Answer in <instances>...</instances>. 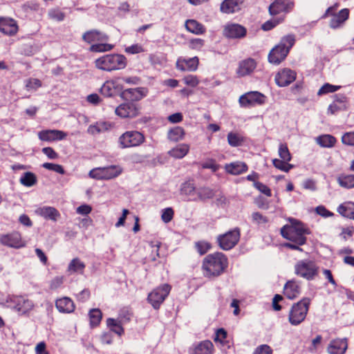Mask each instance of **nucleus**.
Wrapping results in <instances>:
<instances>
[{
    "mask_svg": "<svg viewBox=\"0 0 354 354\" xmlns=\"http://www.w3.org/2000/svg\"><path fill=\"white\" fill-rule=\"evenodd\" d=\"M297 77V73L288 68L278 71L275 75V82L279 86H286L293 82Z\"/></svg>",
    "mask_w": 354,
    "mask_h": 354,
    "instance_id": "4be33fe9",
    "label": "nucleus"
},
{
    "mask_svg": "<svg viewBox=\"0 0 354 354\" xmlns=\"http://www.w3.org/2000/svg\"><path fill=\"white\" fill-rule=\"evenodd\" d=\"M183 81L186 86L192 88L198 86L200 84L199 77L196 75L192 74L185 75L183 78Z\"/></svg>",
    "mask_w": 354,
    "mask_h": 354,
    "instance_id": "603ef678",
    "label": "nucleus"
},
{
    "mask_svg": "<svg viewBox=\"0 0 354 354\" xmlns=\"http://www.w3.org/2000/svg\"><path fill=\"white\" fill-rule=\"evenodd\" d=\"M190 149L189 145L182 143L176 145L169 151V155L176 159H180L187 155Z\"/></svg>",
    "mask_w": 354,
    "mask_h": 354,
    "instance_id": "ea45409f",
    "label": "nucleus"
},
{
    "mask_svg": "<svg viewBox=\"0 0 354 354\" xmlns=\"http://www.w3.org/2000/svg\"><path fill=\"white\" fill-rule=\"evenodd\" d=\"M147 95V91L142 87L127 88L122 92L121 96L128 102H138Z\"/></svg>",
    "mask_w": 354,
    "mask_h": 354,
    "instance_id": "393cba45",
    "label": "nucleus"
},
{
    "mask_svg": "<svg viewBox=\"0 0 354 354\" xmlns=\"http://www.w3.org/2000/svg\"><path fill=\"white\" fill-rule=\"evenodd\" d=\"M316 142L322 147L331 148L335 145L337 139L332 135L324 134L318 136Z\"/></svg>",
    "mask_w": 354,
    "mask_h": 354,
    "instance_id": "79ce46f5",
    "label": "nucleus"
},
{
    "mask_svg": "<svg viewBox=\"0 0 354 354\" xmlns=\"http://www.w3.org/2000/svg\"><path fill=\"white\" fill-rule=\"evenodd\" d=\"M171 286L168 283L160 285L150 292L147 296L148 302L154 309H159L161 304L169 295Z\"/></svg>",
    "mask_w": 354,
    "mask_h": 354,
    "instance_id": "9b49d317",
    "label": "nucleus"
},
{
    "mask_svg": "<svg viewBox=\"0 0 354 354\" xmlns=\"http://www.w3.org/2000/svg\"><path fill=\"white\" fill-rule=\"evenodd\" d=\"M252 220L258 225H265L269 222L268 218L259 212L252 213Z\"/></svg>",
    "mask_w": 354,
    "mask_h": 354,
    "instance_id": "4d7b16f0",
    "label": "nucleus"
},
{
    "mask_svg": "<svg viewBox=\"0 0 354 354\" xmlns=\"http://www.w3.org/2000/svg\"><path fill=\"white\" fill-rule=\"evenodd\" d=\"M205 46V40L201 38H192L188 41V46L191 50H201Z\"/></svg>",
    "mask_w": 354,
    "mask_h": 354,
    "instance_id": "5fc2aeb1",
    "label": "nucleus"
},
{
    "mask_svg": "<svg viewBox=\"0 0 354 354\" xmlns=\"http://www.w3.org/2000/svg\"><path fill=\"white\" fill-rule=\"evenodd\" d=\"M225 171L232 175H239L248 171V167L243 162H234L225 165Z\"/></svg>",
    "mask_w": 354,
    "mask_h": 354,
    "instance_id": "c9c22d12",
    "label": "nucleus"
},
{
    "mask_svg": "<svg viewBox=\"0 0 354 354\" xmlns=\"http://www.w3.org/2000/svg\"><path fill=\"white\" fill-rule=\"evenodd\" d=\"M213 343L208 339L194 344L189 349V354H213L214 352Z\"/></svg>",
    "mask_w": 354,
    "mask_h": 354,
    "instance_id": "b1692460",
    "label": "nucleus"
},
{
    "mask_svg": "<svg viewBox=\"0 0 354 354\" xmlns=\"http://www.w3.org/2000/svg\"><path fill=\"white\" fill-rule=\"evenodd\" d=\"M186 30L196 35H204L206 32L205 26L196 19H187L185 23Z\"/></svg>",
    "mask_w": 354,
    "mask_h": 354,
    "instance_id": "f704fd0d",
    "label": "nucleus"
},
{
    "mask_svg": "<svg viewBox=\"0 0 354 354\" xmlns=\"http://www.w3.org/2000/svg\"><path fill=\"white\" fill-rule=\"evenodd\" d=\"M342 142L348 146H354V131L346 132L342 137Z\"/></svg>",
    "mask_w": 354,
    "mask_h": 354,
    "instance_id": "e2e57ef3",
    "label": "nucleus"
},
{
    "mask_svg": "<svg viewBox=\"0 0 354 354\" xmlns=\"http://www.w3.org/2000/svg\"><path fill=\"white\" fill-rule=\"evenodd\" d=\"M287 221L289 223L280 230L281 236L288 241L283 246L290 250L302 252L301 247L306 244L307 236L310 234V230L307 225L297 218L289 217Z\"/></svg>",
    "mask_w": 354,
    "mask_h": 354,
    "instance_id": "f257e3e1",
    "label": "nucleus"
},
{
    "mask_svg": "<svg viewBox=\"0 0 354 354\" xmlns=\"http://www.w3.org/2000/svg\"><path fill=\"white\" fill-rule=\"evenodd\" d=\"M36 175L30 171L25 172L20 178V183L26 187H31L37 183Z\"/></svg>",
    "mask_w": 354,
    "mask_h": 354,
    "instance_id": "09e8293b",
    "label": "nucleus"
},
{
    "mask_svg": "<svg viewBox=\"0 0 354 354\" xmlns=\"http://www.w3.org/2000/svg\"><path fill=\"white\" fill-rule=\"evenodd\" d=\"M322 336L317 335L314 339H312L309 346L308 347V351L310 353H315L319 348L322 346Z\"/></svg>",
    "mask_w": 354,
    "mask_h": 354,
    "instance_id": "13d9d810",
    "label": "nucleus"
},
{
    "mask_svg": "<svg viewBox=\"0 0 354 354\" xmlns=\"http://www.w3.org/2000/svg\"><path fill=\"white\" fill-rule=\"evenodd\" d=\"M227 141L232 147H238L243 144L244 139L238 133L230 132L227 134Z\"/></svg>",
    "mask_w": 354,
    "mask_h": 354,
    "instance_id": "3c124183",
    "label": "nucleus"
},
{
    "mask_svg": "<svg viewBox=\"0 0 354 354\" xmlns=\"http://www.w3.org/2000/svg\"><path fill=\"white\" fill-rule=\"evenodd\" d=\"M253 354H272V350L266 344H263L258 346Z\"/></svg>",
    "mask_w": 354,
    "mask_h": 354,
    "instance_id": "774afa93",
    "label": "nucleus"
},
{
    "mask_svg": "<svg viewBox=\"0 0 354 354\" xmlns=\"http://www.w3.org/2000/svg\"><path fill=\"white\" fill-rule=\"evenodd\" d=\"M48 16L53 20L62 21L64 19L65 15L60 9L53 8L48 12Z\"/></svg>",
    "mask_w": 354,
    "mask_h": 354,
    "instance_id": "052dcab7",
    "label": "nucleus"
},
{
    "mask_svg": "<svg viewBox=\"0 0 354 354\" xmlns=\"http://www.w3.org/2000/svg\"><path fill=\"white\" fill-rule=\"evenodd\" d=\"M181 195L185 196L187 201H196L197 190L196 189L194 180H188L185 182L180 188Z\"/></svg>",
    "mask_w": 354,
    "mask_h": 354,
    "instance_id": "7c9ffc66",
    "label": "nucleus"
},
{
    "mask_svg": "<svg viewBox=\"0 0 354 354\" xmlns=\"http://www.w3.org/2000/svg\"><path fill=\"white\" fill-rule=\"evenodd\" d=\"M295 6L294 0H274L268 7L272 17H283L291 12Z\"/></svg>",
    "mask_w": 354,
    "mask_h": 354,
    "instance_id": "dca6fc26",
    "label": "nucleus"
},
{
    "mask_svg": "<svg viewBox=\"0 0 354 354\" xmlns=\"http://www.w3.org/2000/svg\"><path fill=\"white\" fill-rule=\"evenodd\" d=\"M0 243L3 245L14 248L26 246V241L22 239L21 233L17 231L1 235Z\"/></svg>",
    "mask_w": 354,
    "mask_h": 354,
    "instance_id": "aec40b11",
    "label": "nucleus"
},
{
    "mask_svg": "<svg viewBox=\"0 0 354 354\" xmlns=\"http://www.w3.org/2000/svg\"><path fill=\"white\" fill-rule=\"evenodd\" d=\"M174 215V212L173 209L171 207H167L162 210L161 218L165 223H169L173 219Z\"/></svg>",
    "mask_w": 354,
    "mask_h": 354,
    "instance_id": "69168bd1",
    "label": "nucleus"
},
{
    "mask_svg": "<svg viewBox=\"0 0 354 354\" xmlns=\"http://www.w3.org/2000/svg\"><path fill=\"white\" fill-rule=\"evenodd\" d=\"M244 0H224L220 6V10L225 14H232L241 9Z\"/></svg>",
    "mask_w": 354,
    "mask_h": 354,
    "instance_id": "473e14b6",
    "label": "nucleus"
},
{
    "mask_svg": "<svg viewBox=\"0 0 354 354\" xmlns=\"http://www.w3.org/2000/svg\"><path fill=\"white\" fill-rule=\"evenodd\" d=\"M240 236V229L236 227L218 235L216 241L220 248L223 250H229L239 243Z\"/></svg>",
    "mask_w": 354,
    "mask_h": 354,
    "instance_id": "ddd939ff",
    "label": "nucleus"
},
{
    "mask_svg": "<svg viewBox=\"0 0 354 354\" xmlns=\"http://www.w3.org/2000/svg\"><path fill=\"white\" fill-rule=\"evenodd\" d=\"M246 35L247 28L241 24L228 23L223 26V35L227 39H240Z\"/></svg>",
    "mask_w": 354,
    "mask_h": 354,
    "instance_id": "6ab92c4d",
    "label": "nucleus"
},
{
    "mask_svg": "<svg viewBox=\"0 0 354 354\" xmlns=\"http://www.w3.org/2000/svg\"><path fill=\"white\" fill-rule=\"evenodd\" d=\"M9 306L20 315H26L33 309V302L21 295H12L7 299Z\"/></svg>",
    "mask_w": 354,
    "mask_h": 354,
    "instance_id": "f8f14e48",
    "label": "nucleus"
},
{
    "mask_svg": "<svg viewBox=\"0 0 354 354\" xmlns=\"http://www.w3.org/2000/svg\"><path fill=\"white\" fill-rule=\"evenodd\" d=\"M257 66V63L254 59L248 58L241 61L239 63V67L237 68V74L243 77L252 73Z\"/></svg>",
    "mask_w": 354,
    "mask_h": 354,
    "instance_id": "2f4dec72",
    "label": "nucleus"
},
{
    "mask_svg": "<svg viewBox=\"0 0 354 354\" xmlns=\"http://www.w3.org/2000/svg\"><path fill=\"white\" fill-rule=\"evenodd\" d=\"M337 211L343 217L354 220V202L345 201L341 203Z\"/></svg>",
    "mask_w": 354,
    "mask_h": 354,
    "instance_id": "e433bc0d",
    "label": "nucleus"
},
{
    "mask_svg": "<svg viewBox=\"0 0 354 354\" xmlns=\"http://www.w3.org/2000/svg\"><path fill=\"white\" fill-rule=\"evenodd\" d=\"M186 135L184 128L176 126L169 129L167 132V138L169 141L177 142L183 140Z\"/></svg>",
    "mask_w": 354,
    "mask_h": 354,
    "instance_id": "58836bf2",
    "label": "nucleus"
},
{
    "mask_svg": "<svg viewBox=\"0 0 354 354\" xmlns=\"http://www.w3.org/2000/svg\"><path fill=\"white\" fill-rule=\"evenodd\" d=\"M347 97L344 95H335L333 102L329 105L328 111L330 114H335L347 109Z\"/></svg>",
    "mask_w": 354,
    "mask_h": 354,
    "instance_id": "c756f323",
    "label": "nucleus"
},
{
    "mask_svg": "<svg viewBox=\"0 0 354 354\" xmlns=\"http://www.w3.org/2000/svg\"><path fill=\"white\" fill-rule=\"evenodd\" d=\"M283 21V17H272V19L266 21L261 25V29L264 31L271 30L281 24Z\"/></svg>",
    "mask_w": 354,
    "mask_h": 354,
    "instance_id": "de8ad7c7",
    "label": "nucleus"
},
{
    "mask_svg": "<svg viewBox=\"0 0 354 354\" xmlns=\"http://www.w3.org/2000/svg\"><path fill=\"white\" fill-rule=\"evenodd\" d=\"M55 306L62 313H71L75 309L73 301L68 297L57 299L55 301Z\"/></svg>",
    "mask_w": 354,
    "mask_h": 354,
    "instance_id": "c85d7f7f",
    "label": "nucleus"
},
{
    "mask_svg": "<svg viewBox=\"0 0 354 354\" xmlns=\"http://www.w3.org/2000/svg\"><path fill=\"white\" fill-rule=\"evenodd\" d=\"M254 187L257 190H259L261 193H262L263 194L266 196L267 197L272 196V191L270 189V187L268 186H267L266 185H265L261 182H259V183H255Z\"/></svg>",
    "mask_w": 354,
    "mask_h": 354,
    "instance_id": "0e129e2a",
    "label": "nucleus"
},
{
    "mask_svg": "<svg viewBox=\"0 0 354 354\" xmlns=\"http://www.w3.org/2000/svg\"><path fill=\"white\" fill-rule=\"evenodd\" d=\"M339 6V3H335L326 9L322 17L323 19L330 17L329 25L333 29L341 27L349 17L350 10L348 8H343L337 12Z\"/></svg>",
    "mask_w": 354,
    "mask_h": 354,
    "instance_id": "0eeeda50",
    "label": "nucleus"
},
{
    "mask_svg": "<svg viewBox=\"0 0 354 354\" xmlns=\"http://www.w3.org/2000/svg\"><path fill=\"white\" fill-rule=\"evenodd\" d=\"M127 65V57L121 54H107L95 61L97 68L104 71H113L124 68Z\"/></svg>",
    "mask_w": 354,
    "mask_h": 354,
    "instance_id": "39448f33",
    "label": "nucleus"
},
{
    "mask_svg": "<svg viewBox=\"0 0 354 354\" xmlns=\"http://www.w3.org/2000/svg\"><path fill=\"white\" fill-rule=\"evenodd\" d=\"M295 273L300 277L310 281L318 276L319 266L314 261L301 260L295 266Z\"/></svg>",
    "mask_w": 354,
    "mask_h": 354,
    "instance_id": "6e6552de",
    "label": "nucleus"
},
{
    "mask_svg": "<svg viewBox=\"0 0 354 354\" xmlns=\"http://www.w3.org/2000/svg\"><path fill=\"white\" fill-rule=\"evenodd\" d=\"M266 96L259 91H250L242 95L239 102L241 107L248 108L262 105L266 102Z\"/></svg>",
    "mask_w": 354,
    "mask_h": 354,
    "instance_id": "f3484780",
    "label": "nucleus"
},
{
    "mask_svg": "<svg viewBox=\"0 0 354 354\" xmlns=\"http://www.w3.org/2000/svg\"><path fill=\"white\" fill-rule=\"evenodd\" d=\"M36 213L46 219L56 221L60 216L57 209L53 207H42L36 210Z\"/></svg>",
    "mask_w": 354,
    "mask_h": 354,
    "instance_id": "4c0bfd02",
    "label": "nucleus"
},
{
    "mask_svg": "<svg viewBox=\"0 0 354 354\" xmlns=\"http://www.w3.org/2000/svg\"><path fill=\"white\" fill-rule=\"evenodd\" d=\"M106 324L111 331L115 333L119 336H121L124 332V328L122 327V323L120 320L113 318H109L106 320Z\"/></svg>",
    "mask_w": 354,
    "mask_h": 354,
    "instance_id": "c03bdc74",
    "label": "nucleus"
},
{
    "mask_svg": "<svg viewBox=\"0 0 354 354\" xmlns=\"http://www.w3.org/2000/svg\"><path fill=\"white\" fill-rule=\"evenodd\" d=\"M200 60L198 57H179L176 62V68L182 72H194L198 68Z\"/></svg>",
    "mask_w": 354,
    "mask_h": 354,
    "instance_id": "412c9836",
    "label": "nucleus"
},
{
    "mask_svg": "<svg viewBox=\"0 0 354 354\" xmlns=\"http://www.w3.org/2000/svg\"><path fill=\"white\" fill-rule=\"evenodd\" d=\"M214 341L217 343L218 342L221 346L230 348L231 346V341L227 338V331L223 328H218L216 330L215 337Z\"/></svg>",
    "mask_w": 354,
    "mask_h": 354,
    "instance_id": "a19ab883",
    "label": "nucleus"
},
{
    "mask_svg": "<svg viewBox=\"0 0 354 354\" xmlns=\"http://www.w3.org/2000/svg\"><path fill=\"white\" fill-rule=\"evenodd\" d=\"M295 43V37L293 35L283 37L280 42L270 51L268 57L269 62L275 65L281 63L288 56Z\"/></svg>",
    "mask_w": 354,
    "mask_h": 354,
    "instance_id": "20e7f679",
    "label": "nucleus"
},
{
    "mask_svg": "<svg viewBox=\"0 0 354 354\" xmlns=\"http://www.w3.org/2000/svg\"><path fill=\"white\" fill-rule=\"evenodd\" d=\"M341 88L340 86L333 85L329 83L324 84L318 91L317 95L321 96L328 93H334Z\"/></svg>",
    "mask_w": 354,
    "mask_h": 354,
    "instance_id": "864d4df0",
    "label": "nucleus"
},
{
    "mask_svg": "<svg viewBox=\"0 0 354 354\" xmlns=\"http://www.w3.org/2000/svg\"><path fill=\"white\" fill-rule=\"evenodd\" d=\"M66 136L65 132L57 129L42 130L38 133V137L41 141L50 142L64 140Z\"/></svg>",
    "mask_w": 354,
    "mask_h": 354,
    "instance_id": "a878e982",
    "label": "nucleus"
},
{
    "mask_svg": "<svg viewBox=\"0 0 354 354\" xmlns=\"http://www.w3.org/2000/svg\"><path fill=\"white\" fill-rule=\"evenodd\" d=\"M299 282L295 279L288 281L283 288V295L289 299H294L300 294Z\"/></svg>",
    "mask_w": 354,
    "mask_h": 354,
    "instance_id": "cd10ccee",
    "label": "nucleus"
},
{
    "mask_svg": "<svg viewBox=\"0 0 354 354\" xmlns=\"http://www.w3.org/2000/svg\"><path fill=\"white\" fill-rule=\"evenodd\" d=\"M279 156L281 159H273V165L281 171L288 172L292 168H293V165L289 163L291 160L292 156L289 151L287 144H280L279 147Z\"/></svg>",
    "mask_w": 354,
    "mask_h": 354,
    "instance_id": "4468645a",
    "label": "nucleus"
},
{
    "mask_svg": "<svg viewBox=\"0 0 354 354\" xmlns=\"http://www.w3.org/2000/svg\"><path fill=\"white\" fill-rule=\"evenodd\" d=\"M195 248L201 255H203L212 248V245L207 241H201L195 243Z\"/></svg>",
    "mask_w": 354,
    "mask_h": 354,
    "instance_id": "6e6d98bb",
    "label": "nucleus"
},
{
    "mask_svg": "<svg viewBox=\"0 0 354 354\" xmlns=\"http://www.w3.org/2000/svg\"><path fill=\"white\" fill-rule=\"evenodd\" d=\"M228 263V258L225 254L215 252L207 254L203 259L202 270L206 277H217L225 272Z\"/></svg>",
    "mask_w": 354,
    "mask_h": 354,
    "instance_id": "f03ea898",
    "label": "nucleus"
},
{
    "mask_svg": "<svg viewBox=\"0 0 354 354\" xmlns=\"http://www.w3.org/2000/svg\"><path fill=\"white\" fill-rule=\"evenodd\" d=\"M120 78H115L106 81L102 86V91L106 95L111 96L115 93L122 90V86L119 83Z\"/></svg>",
    "mask_w": 354,
    "mask_h": 354,
    "instance_id": "72a5a7b5",
    "label": "nucleus"
},
{
    "mask_svg": "<svg viewBox=\"0 0 354 354\" xmlns=\"http://www.w3.org/2000/svg\"><path fill=\"white\" fill-rule=\"evenodd\" d=\"M19 31V26L16 19L10 17H0V32L8 37L16 36Z\"/></svg>",
    "mask_w": 354,
    "mask_h": 354,
    "instance_id": "a211bd4d",
    "label": "nucleus"
},
{
    "mask_svg": "<svg viewBox=\"0 0 354 354\" xmlns=\"http://www.w3.org/2000/svg\"><path fill=\"white\" fill-rule=\"evenodd\" d=\"M214 196H215V192H214V189H212V188L208 187H200L197 190V195H196L197 201L198 200L206 201L208 199L213 198L214 197Z\"/></svg>",
    "mask_w": 354,
    "mask_h": 354,
    "instance_id": "a18cd8bd",
    "label": "nucleus"
},
{
    "mask_svg": "<svg viewBox=\"0 0 354 354\" xmlns=\"http://www.w3.org/2000/svg\"><path fill=\"white\" fill-rule=\"evenodd\" d=\"M311 304V299L304 297L292 305L288 313V321L292 326H298L306 319Z\"/></svg>",
    "mask_w": 354,
    "mask_h": 354,
    "instance_id": "423d86ee",
    "label": "nucleus"
},
{
    "mask_svg": "<svg viewBox=\"0 0 354 354\" xmlns=\"http://www.w3.org/2000/svg\"><path fill=\"white\" fill-rule=\"evenodd\" d=\"M348 348V340L346 338H336L332 339L328 347L329 354H344Z\"/></svg>",
    "mask_w": 354,
    "mask_h": 354,
    "instance_id": "bb28decb",
    "label": "nucleus"
},
{
    "mask_svg": "<svg viewBox=\"0 0 354 354\" xmlns=\"http://www.w3.org/2000/svg\"><path fill=\"white\" fill-rule=\"evenodd\" d=\"M82 39L87 44H92L89 48L91 52L105 53L114 48L113 44L106 43L109 36L95 29L85 32L82 35Z\"/></svg>",
    "mask_w": 354,
    "mask_h": 354,
    "instance_id": "7ed1b4c3",
    "label": "nucleus"
},
{
    "mask_svg": "<svg viewBox=\"0 0 354 354\" xmlns=\"http://www.w3.org/2000/svg\"><path fill=\"white\" fill-rule=\"evenodd\" d=\"M41 82L37 78H30L27 80L26 87L27 90H37L41 86Z\"/></svg>",
    "mask_w": 354,
    "mask_h": 354,
    "instance_id": "680f3d73",
    "label": "nucleus"
},
{
    "mask_svg": "<svg viewBox=\"0 0 354 354\" xmlns=\"http://www.w3.org/2000/svg\"><path fill=\"white\" fill-rule=\"evenodd\" d=\"M160 246L161 243L158 241H151L145 246V263L156 261L158 258H160L161 257H162L159 253Z\"/></svg>",
    "mask_w": 354,
    "mask_h": 354,
    "instance_id": "5701e85b",
    "label": "nucleus"
},
{
    "mask_svg": "<svg viewBox=\"0 0 354 354\" xmlns=\"http://www.w3.org/2000/svg\"><path fill=\"white\" fill-rule=\"evenodd\" d=\"M42 167L48 170L53 171L59 174H64L65 170L64 167L58 164L51 163V162H45L42 165Z\"/></svg>",
    "mask_w": 354,
    "mask_h": 354,
    "instance_id": "bf43d9fd",
    "label": "nucleus"
},
{
    "mask_svg": "<svg viewBox=\"0 0 354 354\" xmlns=\"http://www.w3.org/2000/svg\"><path fill=\"white\" fill-rule=\"evenodd\" d=\"M85 264L80 259H73L68 266V271L71 273L79 272L80 274L84 272Z\"/></svg>",
    "mask_w": 354,
    "mask_h": 354,
    "instance_id": "49530a36",
    "label": "nucleus"
},
{
    "mask_svg": "<svg viewBox=\"0 0 354 354\" xmlns=\"http://www.w3.org/2000/svg\"><path fill=\"white\" fill-rule=\"evenodd\" d=\"M89 319L90 324L93 326H97L100 324L102 317V313L101 310L98 308H93L89 311Z\"/></svg>",
    "mask_w": 354,
    "mask_h": 354,
    "instance_id": "8fccbe9b",
    "label": "nucleus"
},
{
    "mask_svg": "<svg viewBox=\"0 0 354 354\" xmlns=\"http://www.w3.org/2000/svg\"><path fill=\"white\" fill-rule=\"evenodd\" d=\"M122 171L120 167L117 165H111L106 167H97L93 169L89 172V176L92 178L97 180H110L118 176Z\"/></svg>",
    "mask_w": 354,
    "mask_h": 354,
    "instance_id": "2eb2a0df",
    "label": "nucleus"
},
{
    "mask_svg": "<svg viewBox=\"0 0 354 354\" xmlns=\"http://www.w3.org/2000/svg\"><path fill=\"white\" fill-rule=\"evenodd\" d=\"M145 142L144 133L136 130L127 131L123 133L118 139L122 148L137 147Z\"/></svg>",
    "mask_w": 354,
    "mask_h": 354,
    "instance_id": "1a4fd4ad",
    "label": "nucleus"
},
{
    "mask_svg": "<svg viewBox=\"0 0 354 354\" xmlns=\"http://www.w3.org/2000/svg\"><path fill=\"white\" fill-rule=\"evenodd\" d=\"M142 106L138 102L126 101L115 110V114L124 119H133L141 115Z\"/></svg>",
    "mask_w": 354,
    "mask_h": 354,
    "instance_id": "9d476101",
    "label": "nucleus"
},
{
    "mask_svg": "<svg viewBox=\"0 0 354 354\" xmlns=\"http://www.w3.org/2000/svg\"><path fill=\"white\" fill-rule=\"evenodd\" d=\"M337 181L342 187L354 188V174H342L337 177Z\"/></svg>",
    "mask_w": 354,
    "mask_h": 354,
    "instance_id": "37998d69",
    "label": "nucleus"
},
{
    "mask_svg": "<svg viewBox=\"0 0 354 354\" xmlns=\"http://www.w3.org/2000/svg\"><path fill=\"white\" fill-rule=\"evenodd\" d=\"M354 234V226L350 225L346 227H342L339 236L344 240L353 236Z\"/></svg>",
    "mask_w": 354,
    "mask_h": 354,
    "instance_id": "338daca9",
    "label": "nucleus"
}]
</instances>
